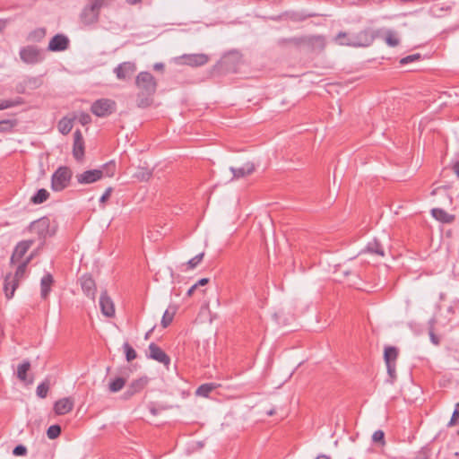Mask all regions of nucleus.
I'll return each mask as SVG.
<instances>
[{
	"instance_id": "obj_1",
	"label": "nucleus",
	"mask_w": 459,
	"mask_h": 459,
	"mask_svg": "<svg viewBox=\"0 0 459 459\" xmlns=\"http://www.w3.org/2000/svg\"><path fill=\"white\" fill-rule=\"evenodd\" d=\"M135 85L139 89L136 103L139 108L149 107L152 103V96L157 89V82L149 72H141L135 78Z\"/></svg>"
},
{
	"instance_id": "obj_2",
	"label": "nucleus",
	"mask_w": 459,
	"mask_h": 459,
	"mask_svg": "<svg viewBox=\"0 0 459 459\" xmlns=\"http://www.w3.org/2000/svg\"><path fill=\"white\" fill-rule=\"evenodd\" d=\"M282 42L293 44L297 47L306 46L308 50L321 52L325 48L326 40L322 35H309L301 37H293L282 39Z\"/></svg>"
},
{
	"instance_id": "obj_3",
	"label": "nucleus",
	"mask_w": 459,
	"mask_h": 459,
	"mask_svg": "<svg viewBox=\"0 0 459 459\" xmlns=\"http://www.w3.org/2000/svg\"><path fill=\"white\" fill-rule=\"evenodd\" d=\"M347 33L343 31H340L335 40L339 45L342 46H350V47H367L369 46L373 41V37L370 31L364 30L353 35V39H350L349 41H341L342 38H346Z\"/></svg>"
},
{
	"instance_id": "obj_4",
	"label": "nucleus",
	"mask_w": 459,
	"mask_h": 459,
	"mask_svg": "<svg viewBox=\"0 0 459 459\" xmlns=\"http://www.w3.org/2000/svg\"><path fill=\"white\" fill-rule=\"evenodd\" d=\"M103 4V0H91L90 4L86 5L81 14L80 21L84 26H90L99 21L100 12Z\"/></svg>"
},
{
	"instance_id": "obj_5",
	"label": "nucleus",
	"mask_w": 459,
	"mask_h": 459,
	"mask_svg": "<svg viewBox=\"0 0 459 459\" xmlns=\"http://www.w3.org/2000/svg\"><path fill=\"white\" fill-rule=\"evenodd\" d=\"M72 175V170L68 167H59L51 177V189L55 192L63 191L69 186Z\"/></svg>"
},
{
	"instance_id": "obj_6",
	"label": "nucleus",
	"mask_w": 459,
	"mask_h": 459,
	"mask_svg": "<svg viewBox=\"0 0 459 459\" xmlns=\"http://www.w3.org/2000/svg\"><path fill=\"white\" fill-rule=\"evenodd\" d=\"M116 109L115 101L108 99H100L92 103L91 112L100 117H104L111 115Z\"/></svg>"
},
{
	"instance_id": "obj_7",
	"label": "nucleus",
	"mask_w": 459,
	"mask_h": 459,
	"mask_svg": "<svg viewBox=\"0 0 459 459\" xmlns=\"http://www.w3.org/2000/svg\"><path fill=\"white\" fill-rule=\"evenodd\" d=\"M209 56L205 54H184L176 58L179 65H186L192 67L202 66L207 64Z\"/></svg>"
},
{
	"instance_id": "obj_8",
	"label": "nucleus",
	"mask_w": 459,
	"mask_h": 459,
	"mask_svg": "<svg viewBox=\"0 0 459 459\" xmlns=\"http://www.w3.org/2000/svg\"><path fill=\"white\" fill-rule=\"evenodd\" d=\"M20 57L26 64H36L41 61L40 50L36 46H27L20 49Z\"/></svg>"
},
{
	"instance_id": "obj_9",
	"label": "nucleus",
	"mask_w": 459,
	"mask_h": 459,
	"mask_svg": "<svg viewBox=\"0 0 459 459\" xmlns=\"http://www.w3.org/2000/svg\"><path fill=\"white\" fill-rule=\"evenodd\" d=\"M103 175L104 172L102 169H90L76 175V179L79 184L86 185L101 179Z\"/></svg>"
},
{
	"instance_id": "obj_10",
	"label": "nucleus",
	"mask_w": 459,
	"mask_h": 459,
	"mask_svg": "<svg viewBox=\"0 0 459 459\" xmlns=\"http://www.w3.org/2000/svg\"><path fill=\"white\" fill-rule=\"evenodd\" d=\"M80 282H81V287H82L83 293L87 297H89L92 300H94L95 296H96L97 287H96L95 281L93 280L91 275L88 274V273L83 274L80 279Z\"/></svg>"
},
{
	"instance_id": "obj_11",
	"label": "nucleus",
	"mask_w": 459,
	"mask_h": 459,
	"mask_svg": "<svg viewBox=\"0 0 459 459\" xmlns=\"http://www.w3.org/2000/svg\"><path fill=\"white\" fill-rule=\"evenodd\" d=\"M148 357L153 360H156L164 366L170 364V358L162 351L156 343L152 342L149 345V355Z\"/></svg>"
},
{
	"instance_id": "obj_12",
	"label": "nucleus",
	"mask_w": 459,
	"mask_h": 459,
	"mask_svg": "<svg viewBox=\"0 0 459 459\" xmlns=\"http://www.w3.org/2000/svg\"><path fill=\"white\" fill-rule=\"evenodd\" d=\"M69 42L65 35L56 34L50 39L48 49L53 52L64 51L68 48Z\"/></svg>"
},
{
	"instance_id": "obj_13",
	"label": "nucleus",
	"mask_w": 459,
	"mask_h": 459,
	"mask_svg": "<svg viewBox=\"0 0 459 459\" xmlns=\"http://www.w3.org/2000/svg\"><path fill=\"white\" fill-rule=\"evenodd\" d=\"M30 230L37 233L40 238H45L49 233V220L42 217L30 223Z\"/></svg>"
},
{
	"instance_id": "obj_14",
	"label": "nucleus",
	"mask_w": 459,
	"mask_h": 459,
	"mask_svg": "<svg viewBox=\"0 0 459 459\" xmlns=\"http://www.w3.org/2000/svg\"><path fill=\"white\" fill-rule=\"evenodd\" d=\"M136 70V65L133 62H123L114 68V74L119 80L129 78Z\"/></svg>"
},
{
	"instance_id": "obj_15",
	"label": "nucleus",
	"mask_w": 459,
	"mask_h": 459,
	"mask_svg": "<svg viewBox=\"0 0 459 459\" xmlns=\"http://www.w3.org/2000/svg\"><path fill=\"white\" fill-rule=\"evenodd\" d=\"M100 307L101 313L107 317H113L115 316V306L108 295L107 291L104 290L100 294Z\"/></svg>"
},
{
	"instance_id": "obj_16",
	"label": "nucleus",
	"mask_w": 459,
	"mask_h": 459,
	"mask_svg": "<svg viewBox=\"0 0 459 459\" xmlns=\"http://www.w3.org/2000/svg\"><path fill=\"white\" fill-rule=\"evenodd\" d=\"M73 155L76 160H82L84 156V141L79 129L74 133Z\"/></svg>"
},
{
	"instance_id": "obj_17",
	"label": "nucleus",
	"mask_w": 459,
	"mask_h": 459,
	"mask_svg": "<svg viewBox=\"0 0 459 459\" xmlns=\"http://www.w3.org/2000/svg\"><path fill=\"white\" fill-rule=\"evenodd\" d=\"M33 245V240H22L20 241L11 256V264H15L19 262L24 255L27 253V251L30 248V247Z\"/></svg>"
},
{
	"instance_id": "obj_18",
	"label": "nucleus",
	"mask_w": 459,
	"mask_h": 459,
	"mask_svg": "<svg viewBox=\"0 0 459 459\" xmlns=\"http://www.w3.org/2000/svg\"><path fill=\"white\" fill-rule=\"evenodd\" d=\"M148 384V377H143L134 380L124 393L125 399H129L135 394L141 392Z\"/></svg>"
},
{
	"instance_id": "obj_19",
	"label": "nucleus",
	"mask_w": 459,
	"mask_h": 459,
	"mask_svg": "<svg viewBox=\"0 0 459 459\" xmlns=\"http://www.w3.org/2000/svg\"><path fill=\"white\" fill-rule=\"evenodd\" d=\"M74 405V401L71 397H65L56 401L54 404V411L57 415H65L70 412Z\"/></svg>"
},
{
	"instance_id": "obj_20",
	"label": "nucleus",
	"mask_w": 459,
	"mask_h": 459,
	"mask_svg": "<svg viewBox=\"0 0 459 459\" xmlns=\"http://www.w3.org/2000/svg\"><path fill=\"white\" fill-rule=\"evenodd\" d=\"M19 286L18 280L12 273L6 274L4 281V292L7 299H11Z\"/></svg>"
},
{
	"instance_id": "obj_21",
	"label": "nucleus",
	"mask_w": 459,
	"mask_h": 459,
	"mask_svg": "<svg viewBox=\"0 0 459 459\" xmlns=\"http://www.w3.org/2000/svg\"><path fill=\"white\" fill-rule=\"evenodd\" d=\"M230 171L233 174V179H238L252 174L255 171V165L252 162H247L240 168L230 167Z\"/></svg>"
},
{
	"instance_id": "obj_22",
	"label": "nucleus",
	"mask_w": 459,
	"mask_h": 459,
	"mask_svg": "<svg viewBox=\"0 0 459 459\" xmlns=\"http://www.w3.org/2000/svg\"><path fill=\"white\" fill-rule=\"evenodd\" d=\"M30 368V362L29 360H23L21 364L17 367V372L16 376L17 378L25 383L26 385H31L33 383V378L27 379V373Z\"/></svg>"
},
{
	"instance_id": "obj_23",
	"label": "nucleus",
	"mask_w": 459,
	"mask_h": 459,
	"mask_svg": "<svg viewBox=\"0 0 459 459\" xmlns=\"http://www.w3.org/2000/svg\"><path fill=\"white\" fill-rule=\"evenodd\" d=\"M363 252H367L371 255H376L381 257H384L385 255V248L377 239H373L372 241L368 242L365 249L361 253Z\"/></svg>"
},
{
	"instance_id": "obj_24",
	"label": "nucleus",
	"mask_w": 459,
	"mask_h": 459,
	"mask_svg": "<svg viewBox=\"0 0 459 459\" xmlns=\"http://www.w3.org/2000/svg\"><path fill=\"white\" fill-rule=\"evenodd\" d=\"M54 282V279L51 273H48L45 274L40 281V296L42 299H47L50 290L51 286Z\"/></svg>"
},
{
	"instance_id": "obj_25",
	"label": "nucleus",
	"mask_w": 459,
	"mask_h": 459,
	"mask_svg": "<svg viewBox=\"0 0 459 459\" xmlns=\"http://www.w3.org/2000/svg\"><path fill=\"white\" fill-rule=\"evenodd\" d=\"M431 214L436 220L443 223H451L455 220V215L447 213L441 208H433L431 210Z\"/></svg>"
},
{
	"instance_id": "obj_26",
	"label": "nucleus",
	"mask_w": 459,
	"mask_h": 459,
	"mask_svg": "<svg viewBox=\"0 0 459 459\" xmlns=\"http://www.w3.org/2000/svg\"><path fill=\"white\" fill-rule=\"evenodd\" d=\"M398 358V350L394 346H387L384 351V359L385 364H395Z\"/></svg>"
},
{
	"instance_id": "obj_27",
	"label": "nucleus",
	"mask_w": 459,
	"mask_h": 459,
	"mask_svg": "<svg viewBox=\"0 0 459 459\" xmlns=\"http://www.w3.org/2000/svg\"><path fill=\"white\" fill-rule=\"evenodd\" d=\"M32 257H33V255H30L24 261H22L18 265L15 273L13 274V277H15V279L18 280V282L20 281L21 279H22L24 277L26 270H27V266L30 264V262L31 261Z\"/></svg>"
},
{
	"instance_id": "obj_28",
	"label": "nucleus",
	"mask_w": 459,
	"mask_h": 459,
	"mask_svg": "<svg viewBox=\"0 0 459 459\" xmlns=\"http://www.w3.org/2000/svg\"><path fill=\"white\" fill-rule=\"evenodd\" d=\"M176 312V307H169L168 309H166L161 318V325L163 328L168 327L171 324Z\"/></svg>"
},
{
	"instance_id": "obj_29",
	"label": "nucleus",
	"mask_w": 459,
	"mask_h": 459,
	"mask_svg": "<svg viewBox=\"0 0 459 459\" xmlns=\"http://www.w3.org/2000/svg\"><path fill=\"white\" fill-rule=\"evenodd\" d=\"M49 193L46 189L41 188L30 198V202L34 204H40L47 201Z\"/></svg>"
},
{
	"instance_id": "obj_30",
	"label": "nucleus",
	"mask_w": 459,
	"mask_h": 459,
	"mask_svg": "<svg viewBox=\"0 0 459 459\" xmlns=\"http://www.w3.org/2000/svg\"><path fill=\"white\" fill-rule=\"evenodd\" d=\"M23 103H24L23 99L21 97H16L13 100H0V110L16 107V106L22 105Z\"/></svg>"
},
{
	"instance_id": "obj_31",
	"label": "nucleus",
	"mask_w": 459,
	"mask_h": 459,
	"mask_svg": "<svg viewBox=\"0 0 459 459\" xmlns=\"http://www.w3.org/2000/svg\"><path fill=\"white\" fill-rule=\"evenodd\" d=\"M152 176V170L143 167H139L137 171L134 174V178L139 181H148Z\"/></svg>"
},
{
	"instance_id": "obj_32",
	"label": "nucleus",
	"mask_w": 459,
	"mask_h": 459,
	"mask_svg": "<svg viewBox=\"0 0 459 459\" xmlns=\"http://www.w3.org/2000/svg\"><path fill=\"white\" fill-rule=\"evenodd\" d=\"M126 382V380L124 377H116L115 379L110 381V383L108 385V389L111 393L119 392L125 386Z\"/></svg>"
},
{
	"instance_id": "obj_33",
	"label": "nucleus",
	"mask_w": 459,
	"mask_h": 459,
	"mask_svg": "<svg viewBox=\"0 0 459 459\" xmlns=\"http://www.w3.org/2000/svg\"><path fill=\"white\" fill-rule=\"evenodd\" d=\"M49 388L50 381L48 378H46L37 386L36 394L39 398L44 399L47 397Z\"/></svg>"
},
{
	"instance_id": "obj_34",
	"label": "nucleus",
	"mask_w": 459,
	"mask_h": 459,
	"mask_svg": "<svg viewBox=\"0 0 459 459\" xmlns=\"http://www.w3.org/2000/svg\"><path fill=\"white\" fill-rule=\"evenodd\" d=\"M58 130L63 134H67L73 128V119L64 117L62 118L57 125Z\"/></svg>"
},
{
	"instance_id": "obj_35",
	"label": "nucleus",
	"mask_w": 459,
	"mask_h": 459,
	"mask_svg": "<svg viewBox=\"0 0 459 459\" xmlns=\"http://www.w3.org/2000/svg\"><path fill=\"white\" fill-rule=\"evenodd\" d=\"M216 388V385L213 383H207L201 385L195 391L196 395L208 397L210 393Z\"/></svg>"
},
{
	"instance_id": "obj_36",
	"label": "nucleus",
	"mask_w": 459,
	"mask_h": 459,
	"mask_svg": "<svg viewBox=\"0 0 459 459\" xmlns=\"http://www.w3.org/2000/svg\"><path fill=\"white\" fill-rule=\"evenodd\" d=\"M123 349L126 354V359L128 362L136 359L137 353L135 350L128 342H125L123 344Z\"/></svg>"
},
{
	"instance_id": "obj_37",
	"label": "nucleus",
	"mask_w": 459,
	"mask_h": 459,
	"mask_svg": "<svg viewBox=\"0 0 459 459\" xmlns=\"http://www.w3.org/2000/svg\"><path fill=\"white\" fill-rule=\"evenodd\" d=\"M385 42L390 47H396L399 45L400 40L395 32L388 30L385 35Z\"/></svg>"
},
{
	"instance_id": "obj_38",
	"label": "nucleus",
	"mask_w": 459,
	"mask_h": 459,
	"mask_svg": "<svg viewBox=\"0 0 459 459\" xmlns=\"http://www.w3.org/2000/svg\"><path fill=\"white\" fill-rule=\"evenodd\" d=\"M436 320L434 318L430 319L429 321V335L430 338V342L434 345H438L440 343L439 338L434 333V325H435Z\"/></svg>"
},
{
	"instance_id": "obj_39",
	"label": "nucleus",
	"mask_w": 459,
	"mask_h": 459,
	"mask_svg": "<svg viewBox=\"0 0 459 459\" xmlns=\"http://www.w3.org/2000/svg\"><path fill=\"white\" fill-rule=\"evenodd\" d=\"M204 253L202 252V253L196 255L195 257L191 258L186 263L187 270L195 269L202 262V260L204 259Z\"/></svg>"
},
{
	"instance_id": "obj_40",
	"label": "nucleus",
	"mask_w": 459,
	"mask_h": 459,
	"mask_svg": "<svg viewBox=\"0 0 459 459\" xmlns=\"http://www.w3.org/2000/svg\"><path fill=\"white\" fill-rule=\"evenodd\" d=\"M61 434V427L59 425H51L47 430V436L49 439H55Z\"/></svg>"
},
{
	"instance_id": "obj_41",
	"label": "nucleus",
	"mask_w": 459,
	"mask_h": 459,
	"mask_svg": "<svg viewBox=\"0 0 459 459\" xmlns=\"http://www.w3.org/2000/svg\"><path fill=\"white\" fill-rule=\"evenodd\" d=\"M386 365V370L389 377L388 381L393 384L394 380L396 379V363L395 364H385Z\"/></svg>"
},
{
	"instance_id": "obj_42",
	"label": "nucleus",
	"mask_w": 459,
	"mask_h": 459,
	"mask_svg": "<svg viewBox=\"0 0 459 459\" xmlns=\"http://www.w3.org/2000/svg\"><path fill=\"white\" fill-rule=\"evenodd\" d=\"M372 440L375 443H379L381 446L385 445V433L383 430H376L372 435Z\"/></svg>"
},
{
	"instance_id": "obj_43",
	"label": "nucleus",
	"mask_w": 459,
	"mask_h": 459,
	"mask_svg": "<svg viewBox=\"0 0 459 459\" xmlns=\"http://www.w3.org/2000/svg\"><path fill=\"white\" fill-rule=\"evenodd\" d=\"M420 58V54L410 55V56H407L405 57H403L400 60V64L401 65H407L409 63H411V62H414L416 60H419Z\"/></svg>"
},
{
	"instance_id": "obj_44",
	"label": "nucleus",
	"mask_w": 459,
	"mask_h": 459,
	"mask_svg": "<svg viewBox=\"0 0 459 459\" xmlns=\"http://www.w3.org/2000/svg\"><path fill=\"white\" fill-rule=\"evenodd\" d=\"M27 454V448L23 445L16 446L13 450V455L15 456H24Z\"/></svg>"
},
{
	"instance_id": "obj_45",
	"label": "nucleus",
	"mask_w": 459,
	"mask_h": 459,
	"mask_svg": "<svg viewBox=\"0 0 459 459\" xmlns=\"http://www.w3.org/2000/svg\"><path fill=\"white\" fill-rule=\"evenodd\" d=\"M35 83L36 82V79L35 78H30L28 80H26L24 82V84L23 83H20L16 86V91L18 93H24L25 92V86L28 84V83Z\"/></svg>"
},
{
	"instance_id": "obj_46",
	"label": "nucleus",
	"mask_w": 459,
	"mask_h": 459,
	"mask_svg": "<svg viewBox=\"0 0 459 459\" xmlns=\"http://www.w3.org/2000/svg\"><path fill=\"white\" fill-rule=\"evenodd\" d=\"M105 169H106V174L107 176L108 177H112L115 173V170H116V164L115 162L113 161H110L107 164H105Z\"/></svg>"
},
{
	"instance_id": "obj_47",
	"label": "nucleus",
	"mask_w": 459,
	"mask_h": 459,
	"mask_svg": "<svg viewBox=\"0 0 459 459\" xmlns=\"http://www.w3.org/2000/svg\"><path fill=\"white\" fill-rule=\"evenodd\" d=\"M458 420H459V411H458V409L456 408V409L453 411L452 417H451L450 421L448 422L447 426H448V427H452V426L456 425V424H457V422H458Z\"/></svg>"
},
{
	"instance_id": "obj_48",
	"label": "nucleus",
	"mask_w": 459,
	"mask_h": 459,
	"mask_svg": "<svg viewBox=\"0 0 459 459\" xmlns=\"http://www.w3.org/2000/svg\"><path fill=\"white\" fill-rule=\"evenodd\" d=\"M79 121L82 126H85L91 121V117L88 113H81L79 116Z\"/></svg>"
},
{
	"instance_id": "obj_49",
	"label": "nucleus",
	"mask_w": 459,
	"mask_h": 459,
	"mask_svg": "<svg viewBox=\"0 0 459 459\" xmlns=\"http://www.w3.org/2000/svg\"><path fill=\"white\" fill-rule=\"evenodd\" d=\"M112 192H113V188L108 187L106 189V191L104 192V194L101 195L100 202L104 204L110 197Z\"/></svg>"
},
{
	"instance_id": "obj_50",
	"label": "nucleus",
	"mask_w": 459,
	"mask_h": 459,
	"mask_svg": "<svg viewBox=\"0 0 459 459\" xmlns=\"http://www.w3.org/2000/svg\"><path fill=\"white\" fill-rule=\"evenodd\" d=\"M208 282H209V279H208V278H202V279H200V280L197 281L198 285H200V286H204V285H206Z\"/></svg>"
},
{
	"instance_id": "obj_51",
	"label": "nucleus",
	"mask_w": 459,
	"mask_h": 459,
	"mask_svg": "<svg viewBox=\"0 0 459 459\" xmlns=\"http://www.w3.org/2000/svg\"><path fill=\"white\" fill-rule=\"evenodd\" d=\"M153 68H154V70H157V71L163 70L164 65L162 63H156L153 65Z\"/></svg>"
},
{
	"instance_id": "obj_52",
	"label": "nucleus",
	"mask_w": 459,
	"mask_h": 459,
	"mask_svg": "<svg viewBox=\"0 0 459 459\" xmlns=\"http://www.w3.org/2000/svg\"><path fill=\"white\" fill-rule=\"evenodd\" d=\"M453 170H454V172L455 173V175L457 176V178H459V162H456V163L453 166Z\"/></svg>"
},
{
	"instance_id": "obj_53",
	"label": "nucleus",
	"mask_w": 459,
	"mask_h": 459,
	"mask_svg": "<svg viewBox=\"0 0 459 459\" xmlns=\"http://www.w3.org/2000/svg\"><path fill=\"white\" fill-rule=\"evenodd\" d=\"M316 13H307L306 15H303L302 17L299 18V21L306 20L307 18L315 17L316 16Z\"/></svg>"
},
{
	"instance_id": "obj_54",
	"label": "nucleus",
	"mask_w": 459,
	"mask_h": 459,
	"mask_svg": "<svg viewBox=\"0 0 459 459\" xmlns=\"http://www.w3.org/2000/svg\"><path fill=\"white\" fill-rule=\"evenodd\" d=\"M7 21L0 19V31L5 28Z\"/></svg>"
},
{
	"instance_id": "obj_55",
	"label": "nucleus",
	"mask_w": 459,
	"mask_h": 459,
	"mask_svg": "<svg viewBox=\"0 0 459 459\" xmlns=\"http://www.w3.org/2000/svg\"><path fill=\"white\" fill-rule=\"evenodd\" d=\"M195 290H196V289H195V286H191V287L189 288V290H187L186 295H187V296H192V295H193V293H194V291H195Z\"/></svg>"
},
{
	"instance_id": "obj_56",
	"label": "nucleus",
	"mask_w": 459,
	"mask_h": 459,
	"mask_svg": "<svg viewBox=\"0 0 459 459\" xmlns=\"http://www.w3.org/2000/svg\"><path fill=\"white\" fill-rule=\"evenodd\" d=\"M126 2L130 4H137L141 3L142 1L141 0H126Z\"/></svg>"
},
{
	"instance_id": "obj_57",
	"label": "nucleus",
	"mask_w": 459,
	"mask_h": 459,
	"mask_svg": "<svg viewBox=\"0 0 459 459\" xmlns=\"http://www.w3.org/2000/svg\"><path fill=\"white\" fill-rule=\"evenodd\" d=\"M350 39H353V35L352 36H349L347 34V37L346 38H342L341 41H349Z\"/></svg>"
},
{
	"instance_id": "obj_58",
	"label": "nucleus",
	"mask_w": 459,
	"mask_h": 459,
	"mask_svg": "<svg viewBox=\"0 0 459 459\" xmlns=\"http://www.w3.org/2000/svg\"><path fill=\"white\" fill-rule=\"evenodd\" d=\"M316 459H331V457L326 455H320Z\"/></svg>"
},
{
	"instance_id": "obj_59",
	"label": "nucleus",
	"mask_w": 459,
	"mask_h": 459,
	"mask_svg": "<svg viewBox=\"0 0 459 459\" xmlns=\"http://www.w3.org/2000/svg\"><path fill=\"white\" fill-rule=\"evenodd\" d=\"M10 124L9 120H4L0 122V129H2V126H7Z\"/></svg>"
},
{
	"instance_id": "obj_60",
	"label": "nucleus",
	"mask_w": 459,
	"mask_h": 459,
	"mask_svg": "<svg viewBox=\"0 0 459 459\" xmlns=\"http://www.w3.org/2000/svg\"><path fill=\"white\" fill-rule=\"evenodd\" d=\"M152 331H153V328H152L150 331H148V332L145 333V335H144V339H145V340H147V339H149V338H150V335H151V333H152Z\"/></svg>"
},
{
	"instance_id": "obj_61",
	"label": "nucleus",
	"mask_w": 459,
	"mask_h": 459,
	"mask_svg": "<svg viewBox=\"0 0 459 459\" xmlns=\"http://www.w3.org/2000/svg\"><path fill=\"white\" fill-rule=\"evenodd\" d=\"M150 411H151V413H152V414H153V415H157V413H158V411H157L155 408H152V409L150 410Z\"/></svg>"
},
{
	"instance_id": "obj_62",
	"label": "nucleus",
	"mask_w": 459,
	"mask_h": 459,
	"mask_svg": "<svg viewBox=\"0 0 459 459\" xmlns=\"http://www.w3.org/2000/svg\"><path fill=\"white\" fill-rule=\"evenodd\" d=\"M274 413H275V410H274V409H271L270 411H267V414H268L269 416H272V415H273Z\"/></svg>"
},
{
	"instance_id": "obj_63",
	"label": "nucleus",
	"mask_w": 459,
	"mask_h": 459,
	"mask_svg": "<svg viewBox=\"0 0 459 459\" xmlns=\"http://www.w3.org/2000/svg\"><path fill=\"white\" fill-rule=\"evenodd\" d=\"M193 286H195V289L199 288L200 285H198V283H195Z\"/></svg>"
},
{
	"instance_id": "obj_64",
	"label": "nucleus",
	"mask_w": 459,
	"mask_h": 459,
	"mask_svg": "<svg viewBox=\"0 0 459 459\" xmlns=\"http://www.w3.org/2000/svg\"><path fill=\"white\" fill-rule=\"evenodd\" d=\"M456 407H459V403L456 404Z\"/></svg>"
}]
</instances>
